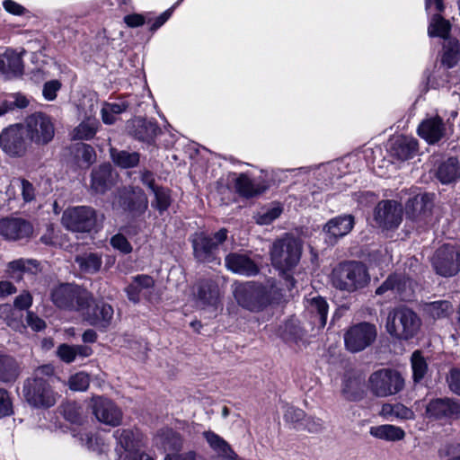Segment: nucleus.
<instances>
[{
	"label": "nucleus",
	"mask_w": 460,
	"mask_h": 460,
	"mask_svg": "<svg viewBox=\"0 0 460 460\" xmlns=\"http://www.w3.org/2000/svg\"><path fill=\"white\" fill-rule=\"evenodd\" d=\"M92 409L97 420L105 425L116 427L121 423L123 416L121 410L108 398H93Z\"/></svg>",
	"instance_id": "obj_18"
},
{
	"label": "nucleus",
	"mask_w": 460,
	"mask_h": 460,
	"mask_svg": "<svg viewBox=\"0 0 460 460\" xmlns=\"http://www.w3.org/2000/svg\"><path fill=\"white\" fill-rule=\"evenodd\" d=\"M0 318L14 331L24 329L22 314L15 311L10 305H0Z\"/></svg>",
	"instance_id": "obj_44"
},
{
	"label": "nucleus",
	"mask_w": 460,
	"mask_h": 460,
	"mask_svg": "<svg viewBox=\"0 0 460 460\" xmlns=\"http://www.w3.org/2000/svg\"><path fill=\"white\" fill-rule=\"evenodd\" d=\"M353 226L354 217L351 215H343L330 219L323 229L330 242H336L339 238L348 234Z\"/></svg>",
	"instance_id": "obj_25"
},
{
	"label": "nucleus",
	"mask_w": 460,
	"mask_h": 460,
	"mask_svg": "<svg viewBox=\"0 0 460 460\" xmlns=\"http://www.w3.org/2000/svg\"><path fill=\"white\" fill-rule=\"evenodd\" d=\"M460 59V43L456 39H448L443 46L442 64L447 68L454 67Z\"/></svg>",
	"instance_id": "obj_40"
},
{
	"label": "nucleus",
	"mask_w": 460,
	"mask_h": 460,
	"mask_svg": "<svg viewBox=\"0 0 460 460\" xmlns=\"http://www.w3.org/2000/svg\"><path fill=\"white\" fill-rule=\"evenodd\" d=\"M438 179L444 184L453 182L460 177V164L456 157H449L441 163L437 171Z\"/></svg>",
	"instance_id": "obj_35"
},
{
	"label": "nucleus",
	"mask_w": 460,
	"mask_h": 460,
	"mask_svg": "<svg viewBox=\"0 0 460 460\" xmlns=\"http://www.w3.org/2000/svg\"><path fill=\"white\" fill-rule=\"evenodd\" d=\"M412 380L418 384L423 380L428 372V363L420 350H415L411 357Z\"/></svg>",
	"instance_id": "obj_45"
},
{
	"label": "nucleus",
	"mask_w": 460,
	"mask_h": 460,
	"mask_svg": "<svg viewBox=\"0 0 460 460\" xmlns=\"http://www.w3.org/2000/svg\"><path fill=\"white\" fill-rule=\"evenodd\" d=\"M75 155L78 159L80 165L88 167L93 164L96 158L94 149L87 144L80 143L75 146Z\"/></svg>",
	"instance_id": "obj_47"
},
{
	"label": "nucleus",
	"mask_w": 460,
	"mask_h": 460,
	"mask_svg": "<svg viewBox=\"0 0 460 460\" xmlns=\"http://www.w3.org/2000/svg\"><path fill=\"white\" fill-rule=\"evenodd\" d=\"M447 381L450 391L460 396V368L451 369Z\"/></svg>",
	"instance_id": "obj_61"
},
{
	"label": "nucleus",
	"mask_w": 460,
	"mask_h": 460,
	"mask_svg": "<svg viewBox=\"0 0 460 460\" xmlns=\"http://www.w3.org/2000/svg\"><path fill=\"white\" fill-rule=\"evenodd\" d=\"M111 245L124 254H128L132 252V245L128 239L121 234H117L111 238Z\"/></svg>",
	"instance_id": "obj_56"
},
{
	"label": "nucleus",
	"mask_w": 460,
	"mask_h": 460,
	"mask_svg": "<svg viewBox=\"0 0 460 460\" xmlns=\"http://www.w3.org/2000/svg\"><path fill=\"white\" fill-rule=\"evenodd\" d=\"M218 286L212 280L199 283L197 291L198 303L202 306H216L218 302Z\"/></svg>",
	"instance_id": "obj_32"
},
{
	"label": "nucleus",
	"mask_w": 460,
	"mask_h": 460,
	"mask_svg": "<svg viewBox=\"0 0 460 460\" xmlns=\"http://www.w3.org/2000/svg\"><path fill=\"white\" fill-rule=\"evenodd\" d=\"M446 131V125L439 116L422 120L417 129L418 135L429 145L436 144L444 138Z\"/></svg>",
	"instance_id": "obj_23"
},
{
	"label": "nucleus",
	"mask_w": 460,
	"mask_h": 460,
	"mask_svg": "<svg viewBox=\"0 0 460 460\" xmlns=\"http://www.w3.org/2000/svg\"><path fill=\"white\" fill-rule=\"evenodd\" d=\"M423 311L433 320L443 319L453 312V306L449 301L438 300L425 304Z\"/></svg>",
	"instance_id": "obj_41"
},
{
	"label": "nucleus",
	"mask_w": 460,
	"mask_h": 460,
	"mask_svg": "<svg viewBox=\"0 0 460 460\" xmlns=\"http://www.w3.org/2000/svg\"><path fill=\"white\" fill-rule=\"evenodd\" d=\"M32 234V226L19 217H5L0 220V235L16 241L28 238Z\"/></svg>",
	"instance_id": "obj_21"
},
{
	"label": "nucleus",
	"mask_w": 460,
	"mask_h": 460,
	"mask_svg": "<svg viewBox=\"0 0 460 460\" xmlns=\"http://www.w3.org/2000/svg\"><path fill=\"white\" fill-rule=\"evenodd\" d=\"M234 188L241 197L246 199L256 197L267 189L262 182L252 180L245 173H241L235 179Z\"/></svg>",
	"instance_id": "obj_30"
},
{
	"label": "nucleus",
	"mask_w": 460,
	"mask_h": 460,
	"mask_svg": "<svg viewBox=\"0 0 460 460\" xmlns=\"http://www.w3.org/2000/svg\"><path fill=\"white\" fill-rule=\"evenodd\" d=\"M296 429L299 430H305L312 434H317L322 432L325 426L324 421L318 417L315 416H307L305 414V417L301 422V426H295Z\"/></svg>",
	"instance_id": "obj_50"
},
{
	"label": "nucleus",
	"mask_w": 460,
	"mask_h": 460,
	"mask_svg": "<svg viewBox=\"0 0 460 460\" xmlns=\"http://www.w3.org/2000/svg\"><path fill=\"white\" fill-rule=\"evenodd\" d=\"M128 104L126 102H105L102 108V119L104 124L112 125L117 120V116L126 111Z\"/></svg>",
	"instance_id": "obj_43"
},
{
	"label": "nucleus",
	"mask_w": 460,
	"mask_h": 460,
	"mask_svg": "<svg viewBox=\"0 0 460 460\" xmlns=\"http://www.w3.org/2000/svg\"><path fill=\"white\" fill-rule=\"evenodd\" d=\"M50 300L60 310L83 312L93 301V296L75 283H60L50 289Z\"/></svg>",
	"instance_id": "obj_2"
},
{
	"label": "nucleus",
	"mask_w": 460,
	"mask_h": 460,
	"mask_svg": "<svg viewBox=\"0 0 460 460\" xmlns=\"http://www.w3.org/2000/svg\"><path fill=\"white\" fill-rule=\"evenodd\" d=\"M369 280L367 267L362 262L355 261L340 263L332 273L333 287L349 293L363 288Z\"/></svg>",
	"instance_id": "obj_3"
},
{
	"label": "nucleus",
	"mask_w": 460,
	"mask_h": 460,
	"mask_svg": "<svg viewBox=\"0 0 460 460\" xmlns=\"http://www.w3.org/2000/svg\"><path fill=\"white\" fill-rule=\"evenodd\" d=\"M418 151L417 139L410 137L400 136L396 137L390 147L391 154L400 160H408L415 155Z\"/></svg>",
	"instance_id": "obj_28"
},
{
	"label": "nucleus",
	"mask_w": 460,
	"mask_h": 460,
	"mask_svg": "<svg viewBox=\"0 0 460 460\" xmlns=\"http://www.w3.org/2000/svg\"><path fill=\"white\" fill-rule=\"evenodd\" d=\"M282 213V208L279 206H275L269 208H262L255 217L256 223L259 225H270L277 219Z\"/></svg>",
	"instance_id": "obj_52"
},
{
	"label": "nucleus",
	"mask_w": 460,
	"mask_h": 460,
	"mask_svg": "<svg viewBox=\"0 0 460 460\" xmlns=\"http://www.w3.org/2000/svg\"><path fill=\"white\" fill-rule=\"evenodd\" d=\"M302 243L299 239L291 234L275 241L270 249L272 265L283 271L291 270L300 261Z\"/></svg>",
	"instance_id": "obj_5"
},
{
	"label": "nucleus",
	"mask_w": 460,
	"mask_h": 460,
	"mask_svg": "<svg viewBox=\"0 0 460 460\" xmlns=\"http://www.w3.org/2000/svg\"><path fill=\"white\" fill-rule=\"evenodd\" d=\"M97 122L87 120L81 122L75 129L73 137L80 140L92 139L97 132Z\"/></svg>",
	"instance_id": "obj_48"
},
{
	"label": "nucleus",
	"mask_w": 460,
	"mask_h": 460,
	"mask_svg": "<svg viewBox=\"0 0 460 460\" xmlns=\"http://www.w3.org/2000/svg\"><path fill=\"white\" fill-rule=\"evenodd\" d=\"M0 72L7 77H16L23 72V62L19 53L6 49L0 55Z\"/></svg>",
	"instance_id": "obj_27"
},
{
	"label": "nucleus",
	"mask_w": 460,
	"mask_h": 460,
	"mask_svg": "<svg viewBox=\"0 0 460 460\" xmlns=\"http://www.w3.org/2000/svg\"><path fill=\"white\" fill-rule=\"evenodd\" d=\"M79 269L87 274H94L101 270L102 260V255L97 252H84L77 255L75 259Z\"/></svg>",
	"instance_id": "obj_38"
},
{
	"label": "nucleus",
	"mask_w": 460,
	"mask_h": 460,
	"mask_svg": "<svg viewBox=\"0 0 460 460\" xmlns=\"http://www.w3.org/2000/svg\"><path fill=\"white\" fill-rule=\"evenodd\" d=\"M433 197L434 194L423 193L410 199L406 203L407 214L411 210V217L413 218H417L422 214L425 216L431 209Z\"/></svg>",
	"instance_id": "obj_34"
},
{
	"label": "nucleus",
	"mask_w": 460,
	"mask_h": 460,
	"mask_svg": "<svg viewBox=\"0 0 460 460\" xmlns=\"http://www.w3.org/2000/svg\"><path fill=\"white\" fill-rule=\"evenodd\" d=\"M387 295L389 298L410 301L414 294V282L403 274H392L376 290V295Z\"/></svg>",
	"instance_id": "obj_12"
},
{
	"label": "nucleus",
	"mask_w": 460,
	"mask_h": 460,
	"mask_svg": "<svg viewBox=\"0 0 460 460\" xmlns=\"http://www.w3.org/2000/svg\"><path fill=\"white\" fill-rule=\"evenodd\" d=\"M20 376V367L11 356L0 352V382L13 383Z\"/></svg>",
	"instance_id": "obj_36"
},
{
	"label": "nucleus",
	"mask_w": 460,
	"mask_h": 460,
	"mask_svg": "<svg viewBox=\"0 0 460 460\" xmlns=\"http://www.w3.org/2000/svg\"><path fill=\"white\" fill-rule=\"evenodd\" d=\"M84 319L92 326L96 327L101 331H106L111 325L113 318V308L111 305L99 302L91 307L90 305L85 309Z\"/></svg>",
	"instance_id": "obj_22"
},
{
	"label": "nucleus",
	"mask_w": 460,
	"mask_h": 460,
	"mask_svg": "<svg viewBox=\"0 0 460 460\" xmlns=\"http://www.w3.org/2000/svg\"><path fill=\"white\" fill-rule=\"evenodd\" d=\"M425 416L429 420L451 423L460 418V402L449 397L432 399L426 405Z\"/></svg>",
	"instance_id": "obj_14"
},
{
	"label": "nucleus",
	"mask_w": 460,
	"mask_h": 460,
	"mask_svg": "<svg viewBox=\"0 0 460 460\" xmlns=\"http://www.w3.org/2000/svg\"><path fill=\"white\" fill-rule=\"evenodd\" d=\"M153 193L155 195V201L152 203V206L162 214L167 210L171 204L169 191L165 188L158 187L153 190Z\"/></svg>",
	"instance_id": "obj_51"
},
{
	"label": "nucleus",
	"mask_w": 460,
	"mask_h": 460,
	"mask_svg": "<svg viewBox=\"0 0 460 460\" xmlns=\"http://www.w3.org/2000/svg\"><path fill=\"white\" fill-rule=\"evenodd\" d=\"M113 185L112 169L110 164H101L91 173V190L96 194H104Z\"/></svg>",
	"instance_id": "obj_26"
},
{
	"label": "nucleus",
	"mask_w": 460,
	"mask_h": 460,
	"mask_svg": "<svg viewBox=\"0 0 460 460\" xmlns=\"http://www.w3.org/2000/svg\"><path fill=\"white\" fill-rule=\"evenodd\" d=\"M113 163L121 168H132L139 163V154L125 150L111 149Z\"/></svg>",
	"instance_id": "obj_42"
},
{
	"label": "nucleus",
	"mask_w": 460,
	"mask_h": 460,
	"mask_svg": "<svg viewBox=\"0 0 460 460\" xmlns=\"http://www.w3.org/2000/svg\"><path fill=\"white\" fill-rule=\"evenodd\" d=\"M93 349L87 345H69L62 343L57 348V356L61 361L70 364L78 358H87L93 354Z\"/></svg>",
	"instance_id": "obj_31"
},
{
	"label": "nucleus",
	"mask_w": 460,
	"mask_h": 460,
	"mask_svg": "<svg viewBox=\"0 0 460 460\" xmlns=\"http://www.w3.org/2000/svg\"><path fill=\"white\" fill-rule=\"evenodd\" d=\"M162 437L164 449L179 452L182 448L183 439L178 432L166 429L163 432Z\"/></svg>",
	"instance_id": "obj_49"
},
{
	"label": "nucleus",
	"mask_w": 460,
	"mask_h": 460,
	"mask_svg": "<svg viewBox=\"0 0 460 460\" xmlns=\"http://www.w3.org/2000/svg\"><path fill=\"white\" fill-rule=\"evenodd\" d=\"M32 305V296L28 291H23L22 294L17 296L13 301V305L16 309L27 310Z\"/></svg>",
	"instance_id": "obj_63"
},
{
	"label": "nucleus",
	"mask_w": 460,
	"mask_h": 460,
	"mask_svg": "<svg viewBox=\"0 0 460 460\" xmlns=\"http://www.w3.org/2000/svg\"><path fill=\"white\" fill-rule=\"evenodd\" d=\"M433 4L438 13L431 15L429 20L428 35L430 38H441L447 40L450 39L449 34L452 24L449 20L445 19L440 14L445 9L443 0H425V9L427 13L429 12Z\"/></svg>",
	"instance_id": "obj_17"
},
{
	"label": "nucleus",
	"mask_w": 460,
	"mask_h": 460,
	"mask_svg": "<svg viewBox=\"0 0 460 460\" xmlns=\"http://www.w3.org/2000/svg\"><path fill=\"white\" fill-rule=\"evenodd\" d=\"M432 266L440 276L456 275L460 270V248L451 244L442 245L432 258Z\"/></svg>",
	"instance_id": "obj_13"
},
{
	"label": "nucleus",
	"mask_w": 460,
	"mask_h": 460,
	"mask_svg": "<svg viewBox=\"0 0 460 460\" xmlns=\"http://www.w3.org/2000/svg\"><path fill=\"white\" fill-rule=\"evenodd\" d=\"M420 324L421 321L413 310L400 305L388 313L385 327L391 336L407 341L415 336Z\"/></svg>",
	"instance_id": "obj_4"
},
{
	"label": "nucleus",
	"mask_w": 460,
	"mask_h": 460,
	"mask_svg": "<svg viewBox=\"0 0 460 460\" xmlns=\"http://www.w3.org/2000/svg\"><path fill=\"white\" fill-rule=\"evenodd\" d=\"M353 199L361 207H367L374 203L376 199V196L374 192L368 190H360L353 193Z\"/></svg>",
	"instance_id": "obj_62"
},
{
	"label": "nucleus",
	"mask_w": 460,
	"mask_h": 460,
	"mask_svg": "<svg viewBox=\"0 0 460 460\" xmlns=\"http://www.w3.org/2000/svg\"><path fill=\"white\" fill-rule=\"evenodd\" d=\"M39 262L36 260L18 259L9 262L8 268L12 271L33 272L37 271Z\"/></svg>",
	"instance_id": "obj_54"
},
{
	"label": "nucleus",
	"mask_w": 460,
	"mask_h": 460,
	"mask_svg": "<svg viewBox=\"0 0 460 460\" xmlns=\"http://www.w3.org/2000/svg\"><path fill=\"white\" fill-rule=\"evenodd\" d=\"M126 130L135 139L153 144L161 129L155 120L146 119L141 117L134 118L127 122Z\"/></svg>",
	"instance_id": "obj_19"
},
{
	"label": "nucleus",
	"mask_w": 460,
	"mask_h": 460,
	"mask_svg": "<svg viewBox=\"0 0 460 460\" xmlns=\"http://www.w3.org/2000/svg\"><path fill=\"white\" fill-rule=\"evenodd\" d=\"M61 83L58 80H50L44 84L42 95L47 101H54L58 92L61 89Z\"/></svg>",
	"instance_id": "obj_58"
},
{
	"label": "nucleus",
	"mask_w": 460,
	"mask_h": 460,
	"mask_svg": "<svg viewBox=\"0 0 460 460\" xmlns=\"http://www.w3.org/2000/svg\"><path fill=\"white\" fill-rule=\"evenodd\" d=\"M369 434L376 438L393 442L400 441L405 437L402 428L391 424L373 426L369 429Z\"/></svg>",
	"instance_id": "obj_37"
},
{
	"label": "nucleus",
	"mask_w": 460,
	"mask_h": 460,
	"mask_svg": "<svg viewBox=\"0 0 460 460\" xmlns=\"http://www.w3.org/2000/svg\"><path fill=\"white\" fill-rule=\"evenodd\" d=\"M64 416L72 423H79L82 419L80 407L75 402L67 403L64 407Z\"/></svg>",
	"instance_id": "obj_60"
},
{
	"label": "nucleus",
	"mask_w": 460,
	"mask_h": 460,
	"mask_svg": "<svg viewBox=\"0 0 460 460\" xmlns=\"http://www.w3.org/2000/svg\"><path fill=\"white\" fill-rule=\"evenodd\" d=\"M226 236L227 231L225 228L216 232L212 236L204 232L192 234L190 243L195 260L201 263H219V245L226 241Z\"/></svg>",
	"instance_id": "obj_6"
},
{
	"label": "nucleus",
	"mask_w": 460,
	"mask_h": 460,
	"mask_svg": "<svg viewBox=\"0 0 460 460\" xmlns=\"http://www.w3.org/2000/svg\"><path fill=\"white\" fill-rule=\"evenodd\" d=\"M381 414L387 420H413L415 414L413 411L405 405L397 403H385L381 409Z\"/></svg>",
	"instance_id": "obj_39"
},
{
	"label": "nucleus",
	"mask_w": 460,
	"mask_h": 460,
	"mask_svg": "<svg viewBox=\"0 0 460 460\" xmlns=\"http://www.w3.org/2000/svg\"><path fill=\"white\" fill-rule=\"evenodd\" d=\"M27 137L35 144L45 145L50 142L55 135V128L51 118L43 112H34L25 119Z\"/></svg>",
	"instance_id": "obj_10"
},
{
	"label": "nucleus",
	"mask_w": 460,
	"mask_h": 460,
	"mask_svg": "<svg viewBox=\"0 0 460 460\" xmlns=\"http://www.w3.org/2000/svg\"><path fill=\"white\" fill-rule=\"evenodd\" d=\"M79 439L82 445L93 452H97L98 454L104 453L107 450V445L99 436H95L88 432H83L79 434Z\"/></svg>",
	"instance_id": "obj_46"
},
{
	"label": "nucleus",
	"mask_w": 460,
	"mask_h": 460,
	"mask_svg": "<svg viewBox=\"0 0 460 460\" xmlns=\"http://www.w3.org/2000/svg\"><path fill=\"white\" fill-rule=\"evenodd\" d=\"M234 296L240 306L252 312L261 311L270 303L269 288L253 281L236 284Z\"/></svg>",
	"instance_id": "obj_7"
},
{
	"label": "nucleus",
	"mask_w": 460,
	"mask_h": 460,
	"mask_svg": "<svg viewBox=\"0 0 460 460\" xmlns=\"http://www.w3.org/2000/svg\"><path fill=\"white\" fill-rule=\"evenodd\" d=\"M67 385L69 388L76 392L86 391L90 385V377L84 372H78L70 376Z\"/></svg>",
	"instance_id": "obj_53"
},
{
	"label": "nucleus",
	"mask_w": 460,
	"mask_h": 460,
	"mask_svg": "<svg viewBox=\"0 0 460 460\" xmlns=\"http://www.w3.org/2000/svg\"><path fill=\"white\" fill-rule=\"evenodd\" d=\"M368 387L377 397H387L400 393L404 388V379L395 369L383 368L372 373Z\"/></svg>",
	"instance_id": "obj_8"
},
{
	"label": "nucleus",
	"mask_w": 460,
	"mask_h": 460,
	"mask_svg": "<svg viewBox=\"0 0 460 460\" xmlns=\"http://www.w3.org/2000/svg\"><path fill=\"white\" fill-rule=\"evenodd\" d=\"M54 374L52 365H43L37 367L32 376L24 381L22 394L28 404L38 409H48L55 405L58 394L51 386L57 378Z\"/></svg>",
	"instance_id": "obj_1"
},
{
	"label": "nucleus",
	"mask_w": 460,
	"mask_h": 460,
	"mask_svg": "<svg viewBox=\"0 0 460 460\" xmlns=\"http://www.w3.org/2000/svg\"><path fill=\"white\" fill-rule=\"evenodd\" d=\"M226 269L235 274L255 276L259 272L256 263L246 254L231 252L226 256Z\"/></svg>",
	"instance_id": "obj_24"
},
{
	"label": "nucleus",
	"mask_w": 460,
	"mask_h": 460,
	"mask_svg": "<svg viewBox=\"0 0 460 460\" xmlns=\"http://www.w3.org/2000/svg\"><path fill=\"white\" fill-rule=\"evenodd\" d=\"M138 433H135L129 429H118L114 431L113 437L117 440L116 452L122 457V453L130 454L137 451L136 448L138 446L137 439Z\"/></svg>",
	"instance_id": "obj_29"
},
{
	"label": "nucleus",
	"mask_w": 460,
	"mask_h": 460,
	"mask_svg": "<svg viewBox=\"0 0 460 460\" xmlns=\"http://www.w3.org/2000/svg\"><path fill=\"white\" fill-rule=\"evenodd\" d=\"M304 317L308 321L312 329L322 330L327 323L329 304L327 300L315 296L305 298Z\"/></svg>",
	"instance_id": "obj_16"
},
{
	"label": "nucleus",
	"mask_w": 460,
	"mask_h": 460,
	"mask_svg": "<svg viewBox=\"0 0 460 460\" xmlns=\"http://www.w3.org/2000/svg\"><path fill=\"white\" fill-rule=\"evenodd\" d=\"M98 222L96 210L88 206H77L66 209L62 224L73 232L89 233L95 229Z\"/></svg>",
	"instance_id": "obj_9"
},
{
	"label": "nucleus",
	"mask_w": 460,
	"mask_h": 460,
	"mask_svg": "<svg viewBox=\"0 0 460 460\" xmlns=\"http://www.w3.org/2000/svg\"><path fill=\"white\" fill-rule=\"evenodd\" d=\"M29 102L25 97H16L14 102L12 101H1L0 102V116L5 114L8 111L13 110V107L25 108Z\"/></svg>",
	"instance_id": "obj_59"
},
{
	"label": "nucleus",
	"mask_w": 460,
	"mask_h": 460,
	"mask_svg": "<svg viewBox=\"0 0 460 460\" xmlns=\"http://www.w3.org/2000/svg\"><path fill=\"white\" fill-rule=\"evenodd\" d=\"M13 412V403L9 393L0 388V419L10 416Z\"/></svg>",
	"instance_id": "obj_57"
},
{
	"label": "nucleus",
	"mask_w": 460,
	"mask_h": 460,
	"mask_svg": "<svg viewBox=\"0 0 460 460\" xmlns=\"http://www.w3.org/2000/svg\"><path fill=\"white\" fill-rule=\"evenodd\" d=\"M376 327L369 323H359L348 329L344 334L346 349L352 352H359L369 347L376 338Z\"/></svg>",
	"instance_id": "obj_11"
},
{
	"label": "nucleus",
	"mask_w": 460,
	"mask_h": 460,
	"mask_svg": "<svg viewBox=\"0 0 460 460\" xmlns=\"http://www.w3.org/2000/svg\"><path fill=\"white\" fill-rule=\"evenodd\" d=\"M305 417V412L294 406H288L284 413V420L286 422L295 424L296 426H301Z\"/></svg>",
	"instance_id": "obj_55"
},
{
	"label": "nucleus",
	"mask_w": 460,
	"mask_h": 460,
	"mask_svg": "<svg viewBox=\"0 0 460 460\" xmlns=\"http://www.w3.org/2000/svg\"><path fill=\"white\" fill-rule=\"evenodd\" d=\"M0 146L12 156H21L26 149L23 130L20 125H13L5 128L0 135Z\"/></svg>",
	"instance_id": "obj_20"
},
{
	"label": "nucleus",
	"mask_w": 460,
	"mask_h": 460,
	"mask_svg": "<svg viewBox=\"0 0 460 460\" xmlns=\"http://www.w3.org/2000/svg\"><path fill=\"white\" fill-rule=\"evenodd\" d=\"M203 437L211 447V449L217 454L218 456L225 460H230L236 454L233 451L230 445L219 435L214 431L208 430L203 432Z\"/></svg>",
	"instance_id": "obj_33"
},
{
	"label": "nucleus",
	"mask_w": 460,
	"mask_h": 460,
	"mask_svg": "<svg viewBox=\"0 0 460 460\" xmlns=\"http://www.w3.org/2000/svg\"><path fill=\"white\" fill-rule=\"evenodd\" d=\"M402 217V209L394 200H382L378 202L374 211L376 223L384 229L396 228Z\"/></svg>",
	"instance_id": "obj_15"
},
{
	"label": "nucleus",
	"mask_w": 460,
	"mask_h": 460,
	"mask_svg": "<svg viewBox=\"0 0 460 460\" xmlns=\"http://www.w3.org/2000/svg\"><path fill=\"white\" fill-rule=\"evenodd\" d=\"M147 208L146 199L141 195H136L135 199L131 201L130 205H128V208L126 211L134 213V214H141Z\"/></svg>",
	"instance_id": "obj_64"
}]
</instances>
